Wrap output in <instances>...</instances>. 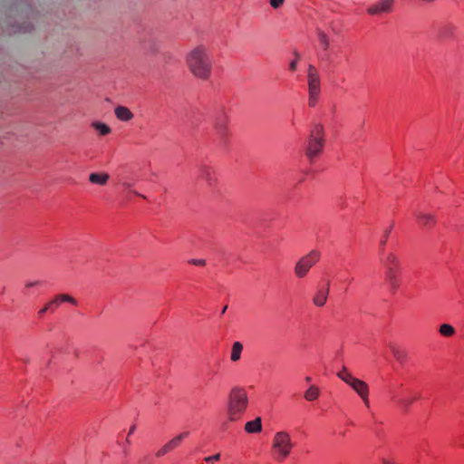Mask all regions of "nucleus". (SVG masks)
Segmentation results:
<instances>
[{"instance_id": "f257e3e1", "label": "nucleus", "mask_w": 464, "mask_h": 464, "mask_svg": "<svg viewBox=\"0 0 464 464\" xmlns=\"http://www.w3.org/2000/svg\"><path fill=\"white\" fill-rule=\"evenodd\" d=\"M187 64L191 73L201 80H208L212 70V60L208 50L203 45L192 49L186 57Z\"/></svg>"}, {"instance_id": "f03ea898", "label": "nucleus", "mask_w": 464, "mask_h": 464, "mask_svg": "<svg viewBox=\"0 0 464 464\" xmlns=\"http://www.w3.org/2000/svg\"><path fill=\"white\" fill-rule=\"evenodd\" d=\"M248 405V397L246 392L242 387H234L231 389L227 401V418L230 421L238 420L246 411Z\"/></svg>"}, {"instance_id": "7ed1b4c3", "label": "nucleus", "mask_w": 464, "mask_h": 464, "mask_svg": "<svg viewBox=\"0 0 464 464\" xmlns=\"http://www.w3.org/2000/svg\"><path fill=\"white\" fill-rule=\"evenodd\" d=\"M294 447L289 432L276 431L272 439L271 456L276 461L282 462L290 456Z\"/></svg>"}, {"instance_id": "20e7f679", "label": "nucleus", "mask_w": 464, "mask_h": 464, "mask_svg": "<svg viewBox=\"0 0 464 464\" xmlns=\"http://www.w3.org/2000/svg\"><path fill=\"white\" fill-rule=\"evenodd\" d=\"M337 376L359 395L366 407L370 406L369 386L365 382L354 377L345 366L337 372Z\"/></svg>"}, {"instance_id": "39448f33", "label": "nucleus", "mask_w": 464, "mask_h": 464, "mask_svg": "<svg viewBox=\"0 0 464 464\" xmlns=\"http://www.w3.org/2000/svg\"><path fill=\"white\" fill-rule=\"evenodd\" d=\"M324 146V131L321 124H315L312 130L305 150L306 157L313 161L320 155Z\"/></svg>"}, {"instance_id": "423d86ee", "label": "nucleus", "mask_w": 464, "mask_h": 464, "mask_svg": "<svg viewBox=\"0 0 464 464\" xmlns=\"http://www.w3.org/2000/svg\"><path fill=\"white\" fill-rule=\"evenodd\" d=\"M307 88L308 105L314 107L321 92V80L319 72L314 64H309L307 67Z\"/></svg>"}, {"instance_id": "0eeeda50", "label": "nucleus", "mask_w": 464, "mask_h": 464, "mask_svg": "<svg viewBox=\"0 0 464 464\" xmlns=\"http://www.w3.org/2000/svg\"><path fill=\"white\" fill-rule=\"evenodd\" d=\"M321 253L317 250H312L307 255L302 256L295 266V275L298 278H304L309 270L319 261Z\"/></svg>"}, {"instance_id": "6e6552de", "label": "nucleus", "mask_w": 464, "mask_h": 464, "mask_svg": "<svg viewBox=\"0 0 464 464\" xmlns=\"http://www.w3.org/2000/svg\"><path fill=\"white\" fill-rule=\"evenodd\" d=\"M386 268V277L392 288L396 290L399 287V281L396 276V270L399 266V259L393 253H389L382 261Z\"/></svg>"}, {"instance_id": "1a4fd4ad", "label": "nucleus", "mask_w": 464, "mask_h": 464, "mask_svg": "<svg viewBox=\"0 0 464 464\" xmlns=\"http://www.w3.org/2000/svg\"><path fill=\"white\" fill-rule=\"evenodd\" d=\"M188 435H189L188 431H184V432H181V433L176 435L175 437L170 439L169 441H167L162 447H160L156 451L155 456L157 458H161V457L167 455L168 453L173 451L174 450L178 449L180 446L183 440L188 438Z\"/></svg>"}, {"instance_id": "9d476101", "label": "nucleus", "mask_w": 464, "mask_h": 464, "mask_svg": "<svg viewBox=\"0 0 464 464\" xmlns=\"http://www.w3.org/2000/svg\"><path fill=\"white\" fill-rule=\"evenodd\" d=\"M214 130L217 135L224 140L228 136V117L224 111L217 113L214 119Z\"/></svg>"}, {"instance_id": "9b49d317", "label": "nucleus", "mask_w": 464, "mask_h": 464, "mask_svg": "<svg viewBox=\"0 0 464 464\" xmlns=\"http://www.w3.org/2000/svg\"><path fill=\"white\" fill-rule=\"evenodd\" d=\"M68 302L74 305L77 304V301L71 295L66 294H60L56 295L52 301H50L44 308H42L38 314L39 315L44 314L47 311H53V308L57 307L61 303Z\"/></svg>"}, {"instance_id": "f8f14e48", "label": "nucleus", "mask_w": 464, "mask_h": 464, "mask_svg": "<svg viewBox=\"0 0 464 464\" xmlns=\"http://www.w3.org/2000/svg\"><path fill=\"white\" fill-rule=\"evenodd\" d=\"M393 0H380L367 10L368 14L372 15H378L383 13H390L392 11Z\"/></svg>"}, {"instance_id": "ddd939ff", "label": "nucleus", "mask_w": 464, "mask_h": 464, "mask_svg": "<svg viewBox=\"0 0 464 464\" xmlns=\"http://www.w3.org/2000/svg\"><path fill=\"white\" fill-rule=\"evenodd\" d=\"M198 179L206 181L209 187L214 186L217 181L215 170L208 165H201L199 167Z\"/></svg>"}, {"instance_id": "4468645a", "label": "nucleus", "mask_w": 464, "mask_h": 464, "mask_svg": "<svg viewBox=\"0 0 464 464\" xmlns=\"http://www.w3.org/2000/svg\"><path fill=\"white\" fill-rule=\"evenodd\" d=\"M414 215L417 218L420 225L424 227H431L436 223V218L433 214L424 213V212H416Z\"/></svg>"}, {"instance_id": "2eb2a0df", "label": "nucleus", "mask_w": 464, "mask_h": 464, "mask_svg": "<svg viewBox=\"0 0 464 464\" xmlns=\"http://www.w3.org/2000/svg\"><path fill=\"white\" fill-rule=\"evenodd\" d=\"M329 295V284L325 288H320L313 298V303L315 306L322 307L325 304Z\"/></svg>"}, {"instance_id": "dca6fc26", "label": "nucleus", "mask_w": 464, "mask_h": 464, "mask_svg": "<svg viewBox=\"0 0 464 464\" xmlns=\"http://www.w3.org/2000/svg\"><path fill=\"white\" fill-rule=\"evenodd\" d=\"M388 346L395 360L402 364L407 359V352L399 345L392 343H390Z\"/></svg>"}, {"instance_id": "f3484780", "label": "nucleus", "mask_w": 464, "mask_h": 464, "mask_svg": "<svg viewBox=\"0 0 464 464\" xmlns=\"http://www.w3.org/2000/svg\"><path fill=\"white\" fill-rule=\"evenodd\" d=\"M110 179V175L105 172H93L89 176V181L92 184L105 186Z\"/></svg>"}, {"instance_id": "a211bd4d", "label": "nucleus", "mask_w": 464, "mask_h": 464, "mask_svg": "<svg viewBox=\"0 0 464 464\" xmlns=\"http://www.w3.org/2000/svg\"><path fill=\"white\" fill-rule=\"evenodd\" d=\"M114 113L117 119L121 121H129L134 117L130 109L125 106H117L114 110Z\"/></svg>"}, {"instance_id": "6ab92c4d", "label": "nucleus", "mask_w": 464, "mask_h": 464, "mask_svg": "<svg viewBox=\"0 0 464 464\" xmlns=\"http://www.w3.org/2000/svg\"><path fill=\"white\" fill-rule=\"evenodd\" d=\"M245 430L247 433H258L262 430V420L260 417L256 418L253 420L247 421L245 424Z\"/></svg>"}, {"instance_id": "aec40b11", "label": "nucleus", "mask_w": 464, "mask_h": 464, "mask_svg": "<svg viewBox=\"0 0 464 464\" xmlns=\"http://www.w3.org/2000/svg\"><path fill=\"white\" fill-rule=\"evenodd\" d=\"M457 27L454 24H447L441 26L439 31V36L442 39H450L453 37Z\"/></svg>"}, {"instance_id": "412c9836", "label": "nucleus", "mask_w": 464, "mask_h": 464, "mask_svg": "<svg viewBox=\"0 0 464 464\" xmlns=\"http://www.w3.org/2000/svg\"><path fill=\"white\" fill-rule=\"evenodd\" d=\"M243 351V344L240 342H235L232 345L230 360L232 362H237Z\"/></svg>"}, {"instance_id": "4be33fe9", "label": "nucleus", "mask_w": 464, "mask_h": 464, "mask_svg": "<svg viewBox=\"0 0 464 464\" xmlns=\"http://www.w3.org/2000/svg\"><path fill=\"white\" fill-rule=\"evenodd\" d=\"M320 394V390L315 385H311L304 392V399L308 401H315Z\"/></svg>"}, {"instance_id": "5701e85b", "label": "nucleus", "mask_w": 464, "mask_h": 464, "mask_svg": "<svg viewBox=\"0 0 464 464\" xmlns=\"http://www.w3.org/2000/svg\"><path fill=\"white\" fill-rule=\"evenodd\" d=\"M316 34L321 46L323 47L324 50H327L330 45V40L328 36L324 32H323L320 29L317 30Z\"/></svg>"}, {"instance_id": "b1692460", "label": "nucleus", "mask_w": 464, "mask_h": 464, "mask_svg": "<svg viewBox=\"0 0 464 464\" xmlns=\"http://www.w3.org/2000/svg\"><path fill=\"white\" fill-rule=\"evenodd\" d=\"M440 334L443 336L450 337L455 334V329L450 324H443L440 326Z\"/></svg>"}, {"instance_id": "393cba45", "label": "nucleus", "mask_w": 464, "mask_h": 464, "mask_svg": "<svg viewBox=\"0 0 464 464\" xmlns=\"http://www.w3.org/2000/svg\"><path fill=\"white\" fill-rule=\"evenodd\" d=\"M92 127L100 132L101 135H107L111 132V128L102 122H93Z\"/></svg>"}, {"instance_id": "a878e982", "label": "nucleus", "mask_w": 464, "mask_h": 464, "mask_svg": "<svg viewBox=\"0 0 464 464\" xmlns=\"http://www.w3.org/2000/svg\"><path fill=\"white\" fill-rule=\"evenodd\" d=\"M418 397H412L409 399H397L395 400L396 403L400 406H401L404 409H408L416 400Z\"/></svg>"}, {"instance_id": "bb28decb", "label": "nucleus", "mask_w": 464, "mask_h": 464, "mask_svg": "<svg viewBox=\"0 0 464 464\" xmlns=\"http://www.w3.org/2000/svg\"><path fill=\"white\" fill-rule=\"evenodd\" d=\"M392 226L393 225H391V227L389 228L385 229L384 232H383V237H382V238L381 240V248H382V250L383 249L384 246L386 245L387 238L390 236V233L392 231Z\"/></svg>"}, {"instance_id": "cd10ccee", "label": "nucleus", "mask_w": 464, "mask_h": 464, "mask_svg": "<svg viewBox=\"0 0 464 464\" xmlns=\"http://www.w3.org/2000/svg\"><path fill=\"white\" fill-rule=\"evenodd\" d=\"M219 459H220V454L217 453V454H215L213 456L206 457L205 458V461L213 463L215 461L219 460Z\"/></svg>"}, {"instance_id": "c85d7f7f", "label": "nucleus", "mask_w": 464, "mask_h": 464, "mask_svg": "<svg viewBox=\"0 0 464 464\" xmlns=\"http://www.w3.org/2000/svg\"><path fill=\"white\" fill-rule=\"evenodd\" d=\"M285 0H270V5L273 8L280 7Z\"/></svg>"}, {"instance_id": "c756f323", "label": "nucleus", "mask_w": 464, "mask_h": 464, "mask_svg": "<svg viewBox=\"0 0 464 464\" xmlns=\"http://www.w3.org/2000/svg\"><path fill=\"white\" fill-rule=\"evenodd\" d=\"M188 262L195 266H205L206 265L205 259H191Z\"/></svg>"}, {"instance_id": "7c9ffc66", "label": "nucleus", "mask_w": 464, "mask_h": 464, "mask_svg": "<svg viewBox=\"0 0 464 464\" xmlns=\"http://www.w3.org/2000/svg\"><path fill=\"white\" fill-rule=\"evenodd\" d=\"M295 56H296V59H295V60H294V61H292V62L290 63V64H289V69H290L291 71H293V72L296 70V67H297V59H298V57H299V54H298L297 53H295Z\"/></svg>"}, {"instance_id": "2f4dec72", "label": "nucleus", "mask_w": 464, "mask_h": 464, "mask_svg": "<svg viewBox=\"0 0 464 464\" xmlns=\"http://www.w3.org/2000/svg\"><path fill=\"white\" fill-rule=\"evenodd\" d=\"M135 430H136V425L135 424L130 426L129 433H128V437L126 439V443L129 444V445L130 444V440L129 437L131 436V434L134 433Z\"/></svg>"}, {"instance_id": "473e14b6", "label": "nucleus", "mask_w": 464, "mask_h": 464, "mask_svg": "<svg viewBox=\"0 0 464 464\" xmlns=\"http://www.w3.org/2000/svg\"><path fill=\"white\" fill-rule=\"evenodd\" d=\"M41 284L40 281H32V282H27L25 284V287L26 288H29V287H34V286H36V285H39Z\"/></svg>"}, {"instance_id": "72a5a7b5", "label": "nucleus", "mask_w": 464, "mask_h": 464, "mask_svg": "<svg viewBox=\"0 0 464 464\" xmlns=\"http://www.w3.org/2000/svg\"><path fill=\"white\" fill-rule=\"evenodd\" d=\"M382 464H395V462L392 459H382Z\"/></svg>"}, {"instance_id": "f704fd0d", "label": "nucleus", "mask_w": 464, "mask_h": 464, "mask_svg": "<svg viewBox=\"0 0 464 464\" xmlns=\"http://www.w3.org/2000/svg\"><path fill=\"white\" fill-rule=\"evenodd\" d=\"M123 186L127 188H130L131 187V184L130 183H124Z\"/></svg>"}, {"instance_id": "c9c22d12", "label": "nucleus", "mask_w": 464, "mask_h": 464, "mask_svg": "<svg viewBox=\"0 0 464 464\" xmlns=\"http://www.w3.org/2000/svg\"><path fill=\"white\" fill-rule=\"evenodd\" d=\"M133 193H134L135 195L140 196V197L145 198L143 195H141V194L138 193L137 191H133Z\"/></svg>"}, {"instance_id": "e433bc0d", "label": "nucleus", "mask_w": 464, "mask_h": 464, "mask_svg": "<svg viewBox=\"0 0 464 464\" xmlns=\"http://www.w3.org/2000/svg\"><path fill=\"white\" fill-rule=\"evenodd\" d=\"M311 380H312L311 377H309V376L305 377V382H311Z\"/></svg>"}, {"instance_id": "4c0bfd02", "label": "nucleus", "mask_w": 464, "mask_h": 464, "mask_svg": "<svg viewBox=\"0 0 464 464\" xmlns=\"http://www.w3.org/2000/svg\"><path fill=\"white\" fill-rule=\"evenodd\" d=\"M227 308V305L224 306V308L222 309L221 314H224L226 312Z\"/></svg>"}]
</instances>
